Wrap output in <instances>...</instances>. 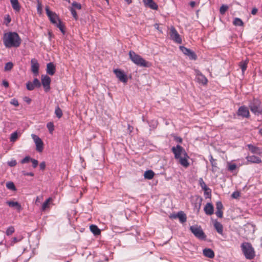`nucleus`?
Wrapping results in <instances>:
<instances>
[{
	"mask_svg": "<svg viewBox=\"0 0 262 262\" xmlns=\"http://www.w3.org/2000/svg\"><path fill=\"white\" fill-rule=\"evenodd\" d=\"M171 151L174 155V158L179 160V163L184 167H187L189 165L188 161L189 157L186 153L185 150L181 145H177L171 148Z\"/></svg>",
	"mask_w": 262,
	"mask_h": 262,
	"instance_id": "nucleus-1",
	"label": "nucleus"
},
{
	"mask_svg": "<svg viewBox=\"0 0 262 262\" xmlns=\"http://www.w3.org/2000/svg\"><path fill=\"white\" fill-rule=\"evenodd\" d=\"M21 41V38L16 32H10L4 34L3 42L6 48L18 47Z\"/></svg>",
	"mask_w": 262,
	"mask_h": 262,
	"instance_id": "nucleus-2",
	"label": "nucleus"
},
{
	"mask_svg": "<svg viewBox=\"0 0 262 262\" xmlns=\"http://www.w3.org/2000/svg\"><path fill=\"white\" fill-rule=\"evenodd\" d=\"M46 11L51 22L56 25L64 34L65 33L64 26L62 24L58 16L55 12L51 11L48 7H46Z\"/></svg>",
	"mask_w": 262,
	"mask_h": 262,
	"instance_id": "nucleus-3",
	"label": "nucleus"
},
{
	"mask_svg": "<svg viewBox=\"0 0 262 262\" xmlns=\"http://www.w3.org/2000/svg\"><path fill=\"white\" fill-rule=\"evenodd\" d=\"M129 56L130 60L138 66L148 68L151 66L150 62L146 61L141 56L137 54L133 51H129Z\"/></svg>",
	"mask_w": 262,
	"mask_h": 262,
	"instance_id": "nucleus-4",
	"label": "nucleus"
},
{
	"mask_svg": "<svg viewBox=\"0 0 262 262\" xmlns=\"http://www.w3.org/2000/svg\"><path fill=\"white\" fill-rule=\"evenodd\" d=\"M241 249L245 257L248 259H252L255 256L254 248L250 243L244 242L241 245Z\"/></svg>",
	"mask_w": 262,
	"mask_h": 262,
	"instance_id": "nucleus-5",
	"label": "nucleus"
},
{
	"mask_svg": "<svg viewBox=\"0 0 262 262\" xmlns=\"http://www.w3.org/2000/svg\"><path fill=\"white\" fill-rule=\"evenodd\" d=\"M249 107L254 115H259L262 114V107L259 100L254 99L250 102Z\"/></svg>",
	"mask_w": 262,
	"mask_h": 262,
	"instance_id": "nucleus-6",
	"label": "nucleus"
},
{
	"mask_svg": "<svg viewBox=\"0 0 262 262\" xmlns=\"http://www.w3.org/2000/svg\"><path fill=\"white\" fill-rule=\"evenodd\" d=\"M190 230L196 238L202 240L206 239V236L201 226L198 225L191 226L190 227Z\"/></svg>",
	"mask_w": 262,
	"mask_h": 262,
	"instance_id": "nucleus-7",
	"label": "nucleus"
},
{
	"mask_svg": "<svg viewBox=\"0 0 262 262\" xmlns=\"http://www.w3.org/2000/svg\"><path fill=\"white\" fill-rule=\"evenodd\" d=\"M31 137L35 143L36 150L39 152H42L43 149V141L36 135L32 134Z\"/></svg>",
	"mask_w": 262,
	"mask_h": 262,
	"instance_id": "nucleus-8",
	"label": "nucleus"
},
{
	"mask_svg": "<svg viewBox=\"0 0 262 262\" xmlns=\"http://www.w3.org/2000/svg\"><path fill=\"white\" fill-rule=\"evenodd\" d=\"M169 34L171 38L173 41L177 43H181L182 39L180 36V35L174 27H171Z\"/></svg>",
	"mask_w": 262,
	"mask_h": 262,
	"instance_id": "nucleus-9",
	"label": "nucleus"
},
{
	"mask_svg": "<svg viewBox=\"0 0 262 262\" xmlns=\"http://www.w3.org/2000/svg\"><path fill=\"white\" fill-rule=\"evenodd\" d=\"M70 10L73 17L75 19H78V16L76 12V10H80L81 9V5L80 3L76 2H73L72 4V6L70 7Z\"/></svg>",
	"mask_w": 262,
	"mask_h": 262,
	"instance_id": "nucleus-10",
	"label": "nucleus"
},
{
	"mask_svg": "<svg viewBox=\"0 0 262 262\" xmlns=\"http://www.w3.org/2000/svg\"><path fill=\"white\" fill-rule=\"evenodd\" d=\"M180 50L186 55L188 56L191 60H196L197 56L195 53L192 50L184 47H180Z\"/></svg>",
	"mask_w": 262,
	"mask_h": 262,
	"instance_id": "nucleus-11",
	"label": "nucleus"
},
{
	"mask_svg": "<svg viewBox=\"0 0 262 262\" xmlns=\"http://www.w3.org/2000/svg\"><path fill=\"white\" fill-rule=\"evenodd\" d=\"M114 72L115 74L116 77L119 79V80L123 82L126 83L127 81V77L126 74H125L124 72L120 70V69H115L114 70Z\"/></svg>",
	"mask_w": 262,
	"mask_h": 262,
	"instance_id": "nucleus-12",
	"label": "nucleus"
},
{
	"mask_svg": "<svg viewBox=\"0 0 262 262\" xmlns=\"http://www.w3.org/2000/svg\"><path fill=\"white\" fill-rule=\"evenodd\" d=\"M51 78L47 75L41 76V84H42L45 91L48 92L50 90Z\"/></svg>",
	"mask_w": 262,
	"mask_h": 262,
	"instance_id": "nucleus-13",
	"label": "nucleus"
},
{
	"mask_svg": "<svg viewBox=\"0 0 262 262\" xmlns=\"http://www.w3.org/2000/svg\"><path fill=\"white\" fill-rule=\"evenodd\" d=\"M41 85V83L39 80L37 78H34L32 82L29 81L26 84L27 89L29 91H32L35 88H39Z\"/></svg>",
	"mask_w": 262,
	"mask_h": 262,
	"instance_id": "nucleus-14",
	"label": "nucleus"
},
{
	"mask_svg": "<svg viewBox=\"0 0 262 262\" xmlns=\"http://www.w3.org/2000/svg\"><path fill=\"white\" fill-rule=\"evenodd\" d=\"M31 71L35 76L38 74L39 65L38 61L35 59H32L31 61Z\"/></svg>",
	"mask_w": 262,
	"mask_h": 262,
	"instance_id": "nucleus-15",
	"label": "nucleus"
},
{
	"mask_svg": "<svg viewBox=\"0 0 262 262\" xmlns=\"http://www.w3.org/2000/svg\"><path fill=\"white\" fill-rule=\"evenodd\" d=\"M237 115L243 117L249 118L250 116V113L247 107L242 106L238 110Z\"/></svg>",
	"mask_w": 262,
	"mask_h": 262,
	"instance_id": "nucleus-16",
	"label": "nucleus"
},
{
	"mask_svg": "<svg viewBox=\"0 0 262 262\" xmlns=\"http://www.w3.org/2000/svg\"><path fill=\"white\" fill-rule=\"evenodd\" d=\"M143 1L145 5L150 9L153 10L158 9V6L153 0H143Z\"/></svg>",
	"mask_w": 262,
	"mask_h": 262,
	"instance_id": "nucleus-17",
	"label": "nucleus"
},
{
	"mask_svg": "<svg viewBox=\"0 0 262 262\" xmlns=\"http://www.w3.org/2000/svg\"><path fill=\"white\" fill-rule=\"evenodd\" d=\"M204 211L207 215H212L214 212L213 206L210 203H207L204 207Z\"/></svg>",
	"mask_w": 262,
	"mask_h": 262,
	"instance_id": "nucleus-18",
	"label": "nucleus"
},
{
	"mask_svg": "<svg viewBox=\"0 0 262 262\" xmlns=\"http://www.w3.org/2000/svg\"><path fill=\"white\" fill-rule=\"evenodd\" d=\"M6 204L10 207L15 208L18 212H20L22 210L21 205L17 202L7 201Z\"/></svg>",
	"mask_w": 262,
	"mask_h": 262,
	"instance_id": "nucleus-19",
	"label": "nucleus"
},
{
	"mask_svg": "<svg viewBox=\"0 0 262 262\" xmlns=\"http://www.w3.org/2000/svg\"><path fill=\"white\" fill-rule=\"evenodd\" d=\"M248 162L253 163H260L261 160L256 156H248L246 157Z\"/></svg>",
	"mask_w": 262,
	"mask_h": 262,
	"instance_id": "nucleus-20",
	"label": "nucleus"
},
{
	"mask_svg": "<svg viewBox=\"0 0 262 262\" xmlns=\"http://www.w3.org/2000/svg\"><path fill=\"white\" fill-rule=\"evenodd\" d=\"M204 255L210 258H213L214 257L213 251L210 248H205L203 251Z\"/></svg>",
	"mask_w": 262,
	"mask_h": 262,
	"instance_id": "nucleus-21",
	"label": "nucleus"
},
{
	"mask_svg": "<svg viewBox=\"0 0 262 262\" xmlns=\"http://www.w3.org/2000/svg\"><path fill=\"white\" fill-rule=\"evenodd\" d=\"M55 72V67L52 62H50L47 66V73L50 75H53Z\"/></svg>",
	"mask_w": 262,
	"mask_h": 262,
	"instance_id": "nucleus-22",
	"label": "nucleus"
},
{
	"mask_svg": "<svg viewBox=\"0 0 262 262\" xmlns=\"http://www.w3.org/2000/svg\"><path fill=\"white\" fill-rule=\"evenodd\" d=\"M53 200L51 198H48L42 204L41 206V210L42 211H45L47 209H49L50 207V205L52 202Z\"/></svg>",
	"mask_w": 262,
	"mask_h": 262,
	"instance_id": "nucleus-23",
	"label": "nucleus"
},
{
	"mask_svg": "<svg viewBox=\"0 0 262 262\" xmlns=\"http://www.w3.org/2000/svg\"><path fill=\"white\" fill-rule=\"evenodd\" d=\"M214 227L216 231L220 234L223 235V227L221 223L217 221H215L214 223Z\"/></svg>",
	"mask_w": 262,
	"mask_h": 262,
	"instance_id": "nucleus-24",
	"label": "nucleus"
},
{
	"mask_svg": "<svg viewBox=\"0 0 262 262\" xmlns=\"http://www.w3.org/2000/svg\"><path fill=\"white\" fill-rule=\"evenodd\" d=\"M198 82L203 84H207L208 80L201 73L198 74L196 76Z\"/></svg>",
	"mask_w": 262,
	"mask_h": 262,
	"instance_id": "nucleus-25",
	"label": "nucleus"
},
{
	"mask_svg": "<svg viewBox=\"0 0 262 262\" xmlns=\"http://www.w3.org/2000/svg\"><path fill=\"white\" fill-rule=\"evenodd\" d=\"M11 4L13 9L16 12H19L20 6L18 0H10Z\"/></svg>",
	"mask_w": 262,
	"mask_h": 262,
	"instance_id": "nucleus-26",
	"label": "nucleus"
},
{
	"mask_svg": "<svg viewBox=\"0 0 262 262\" xmlns=\"http://www.w3.org/2000/svg\"><path fill=\"white\" fill-rule=\"evenodd\" d=\"M177 216L181 223H183L186 222V215L183 211H181L178 212L177 213Z\"/></svg>",
	"mask_w": 262,
	"mask_h": 262,
	"instance_id": "nucleus-27",
	"label": "nucleus"
},
{
	"mask_svg": "<svg viewBox=\"0 0 262 262\" xmlns=\"http://www.w3.org/2000/svg\"><path fill=\"white\" fill-rule=\"evenodd\" d=\"M91 232L95 235H99L101 233L100 230L95 225H92L90 227Z\"/></svg>",
	"mask_w": 262,
	"mask_h": 262,
	"instance_id": "nucleus-28",
	"label": "nucleus"
},
{
	"mask_svg": "<svg viewBox=\"0 0 262 262\" xmlns=\"http://www.w3.org/2000/svg\"><path fill=\"white\" fill-rule=\"evenodd\" d=\"M154 174L155 173L152 170H149L145 172L144 176L145 179L150 180L153 178Z\"/></svg>",
	"mask_w": 262,
	"mask_h": 262,
	"instance_id": "nucleus-29",
	"label": "nucleus"
},
{
	"mask_svg": "<svg viewBox=\"0 0 262 262\" xmlns=\"http://www.w3.org/2000/svg\"><path fill=\"white\" fill-rule=\"evenodd\" d=\"M249 149L253 154H259L260 149L258 147L253 146L252 144H248Z\"/></svg>",
	"mask_w": 262,
	"mask_h": 262,
	"instance_id": "nucleus-30",
	"label": "nucleus"
},
{
	"mask_svg": "<svg viewBox=\"0 0 262 262\" xmlns=\"http://www.w3.org/2000/svg\"><path fill=\"white\" fill-rule=\"evenodd\" d=\"M199 182L200 186L202 189L204 190V191H206L209 189V188L207 186L205 183L203 181V179L202 178H200L199 180Z\"/></svg>",
	"mask_w": 262,
	"mask_h": 262,
	"instance_id": "nucleus-31",
	"label": "nucleus"
},
{
	"mask_svg": "<svg viewBox=\"0 0 262 262\" xmlns=\"http://www.w3.org/2000/svg\"><path fill=\"white\" fill-rule=\"evenodd\" d=\"M233 24L235 26H243L244 23L241 18L236 17L233 21Z\"/></svg>",
	"mask_w": 262,
	"mask_h": 262,
	"instance_id": "nucleus-32",
	"label": "nucleus"
},
{
	"mask_svg": "<svg viewBox=\"0 0 262 262\" xmlns=\"http://www.w3.org/2000/svg\"><path fill=\"white\" fill-rule=\"evenodd\" d=\"M6 187L11 190L16 191V188L13 182L9 181L6 183Z\"/></svg>",
	"mask_w": 262,
	"mask_h": 262,
	"instance_id": "nucleus-33",
	"label": "nucleus"
},
{
	"mask_svg": "<svg viewBox=\"0 0 262 262\" xmlns=\"http://www.w3.org/2000/svg\"><path fill=\"white\" fill-rule=\"evenodd\" d=\"M23 238V237L21 235L19 236L18 237H14L12 238V240L11 241V245L13 246L15 244L20 242Z\"/></svg>",
	"mask_w": 262,
	"mask_h": 262,
	"instance_id": "nucleus-34",
	"label": "nucleus"
},
{
	"mask_svg": "<svg viewBox=\"0 0 262 262\" xmlns=\"http://www.w3.org/2000/svg\"><path fill=\"white\" fill-rule=\"evenodd\" d=\"M248 62L247 61H242L239 62V66L242 69L243 73L245 72L247 67Z\"/></svg>",
	"mask_w": 262,
	"mask_h": 262,
	"instance_id": "nucleus-35",
	"label": "nucleus"
},
{
	"mask_svg": "<svg viewBox=\"0 0 262 262\" xmlns=\"http://www.w3.org/2000/svg\"><path fill=\"white\" fill-rule=\"evenodd\" d=\"M18 138V135L17 132H15L11 134L10 140L11 142H15Z\"/></svg>",
	"mask_w": 262,
	"mask_h": 262,
	"instance_id": "nucleus-36",
	"label": "nucleus"
},
{
	"mask_svg": "<svg viewBox=\"0 0 262 262\" xmlns=\"http://www.w3.org/2000/svg\"><path fill=\"white\" fill-rule=\"evenodd\" d=\"M47 127L50 134H52L54 130V125L52 122H48L47 124Z\"/></svg>",
	"mask_w": 262,
	"mask_h": 262,
	"instance_id": "nucleus-37",
	"label": "nucleus"
},
{
	"mask_svg": "<svg viewBox=\"0 0 262 262\" xmlns=\"http://www.w3.org/2000/svg\"><path fill=\"white\" fill-rule=\"evenodd\" d=\"M15 231V229L13 226L9 227L6 231V234L7 235L9 236L12 235Z\"/></svg>",
	"mask_w": 262,
	"mask_h": 262,
	"instance_id": "nucleus-38",
	"label": "nucleus"
},
{
	"mask_svg": "<svg viewBox=\"0 0 262 262\" xmlns=\"http://www.w3.org/2000/svg\"><path fill=\"white\" fill-rule=\"evenodd\" d=\"M13 67V64L12 62H9L6 63L5 66V71H10Z\"/></svg>",
	"mask_w": 262,
	"mask_h": 262,
	"instance_id": "nucleus-39",
	"label": "nucleus"
},
{
	"mask_svg": "<svg viewBox=\"0 0 262 262\" xmlns=\"http://www.w3.org/2000/svg\"><path fill=\"white\" fill-rule=\"evenodd\" d=\"M228 9V6L226 5H223L220 9V12L221 14L223 15L225 13L227 10Z\"/></svg>",
	"mask_w": 262,
	"mask_h": 262,
	"instance_id": "nucleus-40",
	"label": "nucleus"
},
{
	"mask_svg": "<svg viewBox=\"0 0 262 262\" xmlns=\"http://www.w3.org/2000/svg\"><path fill=\"white\" fill-rule=\"evenodd\" d=\"M37 13L39 14H41L42 13V5L41 3L37 0Z\"/></svg>",
	"mask_w": 262,
	"mask_h": 262,
	"instance_id": "nucleus-41",
	"label": "nucleus"
},
{
	"mask_svg": "<svg viewBox=\"0 0 262 262\" xmlns=\"http://www.w3.org/2000/svg\"><path fill=\"white\" fill-rule=\"evenodd\" d=\"M55 113L56 116L59 118H60L62 115V111L59 107H57L56 108Z\"/></svg>",
	"mask_w": 262,
	"mask_h": 262,
	"instance_id": "nucleus-42",
	"label": "nucleus"
},
{
	"mask_svg": "<svg viewBox=\"0 0 262 262\" xmlns=\"http://www.w3.org/2000/svg\"><path fill=\"white\" fill-rule=\"evenodd\" d=\"M223 208V205L221 201H218L216 203V210H222Z\"/></svg>",
	"mask_w": 262,
	"mask_h": 262,
	"instance_id": "nucleus-43",
	"label": "nucleus"
},
{
	"mask_svg": "<svg viewBox=\"0 0 262 262\" xmlns=\"http://www.w3.org/2000/svg\"><path fill=\"white\" fill-rule=\"evenodd\" d=\"M236 165L235 164H228V169L230 171H233L236 168Z\"/></svg>",
	"mask_w": 262,
	"mask_h": 262,
	"instance_id": "nucleus-44",
	"label": "nucleus"
},
{
	"mask_svg": "<svg viewBox=\"0 0 262 262\" xmlns=\"http://www.w3.org/2000/svg\"><path fill=\"white\" fill-rule=\"evenodd\" d=\"M10 103L12 105H13L15 106H18L19 105V103L18 102V100L15 98H13V99H11V101H10Z\"/></svg>",
	"mask_w": 262,
	"mask_h": 262,
	"instance_id": "nucleus-45",
	"label": "nucleus"
},
{
	"mask_svg": "<svg viewBox=\"0 0 262 262\" xmlns=\"http://www.w3.org/2000/svg\"><path fill=\"white\" fill-rule=\"evenodd\" d=\"M17 164L16 161L15 160H12L11 161L8 162V164L9 166L11 167H13L15 166Z\"/></svg>",
	"mask_w": 262,
	"mask_h": 262,
	"instance_id": "nucleus-46",
	"label": "nucleus"
},
{
	"mask_svg": "<svg viewBox=\"0 0 262 262\" xmlns=\"http://www.w3.org/2000/svg\"><path fill=\"white\" fill-rule=\"evenodd\" d=\"M31 159L29 157H26L25 158H24L21 161V163L22 164L26 163L29 162L30 160L31 161Z\"/></svg>",
	"mask_w": 262,
	"mask_h": 262,
	"instance_id": "nucleus-47",
	"label": "nucleus"
},
{
	"mask_svg": "<svg viewBox=\"0 0 262 262\" xmlns=\"http://www.w3.org/2000/svg\"><path fill=\"white\" fill-rule=\"evenodd\" d=\"M215 214L218 217H223V212L222 210H216L215 212Z\"/></svg>",
	"mask_w": 262,
	"mask_h": 262,
	"instance_id": "nucleus-48",
	"label": "nucleus"
},
{
	"mask_svg": "<svg viewBox=\"0 0 262 262\" xmlns=\"http://www.w3.org/2000/svg\"><path fill=\"white\" fill-rule=\"evenodd\" d=\"M31 162L32 163L33 168L36 167L38 164V161L35 159H31Z\"/></svg>",
	"mask_w": 262,
	"mask_h": 262,
	"instance_id": "nucleus-49",
	"label": "nucleus"
},
{
	"mask_svg": "<svg viewBox=\"0 0 262 262\" xmlns=\"http://www.w3.org/2000/svg\"><path fill=\"white\" fill-rule=\"evenodd\" d=\"M40 169L42 170H43L46 168V163L45 162H42L39 164Z\"/></svg>",
	"mask_w": 262,
	"mask_h": 262,
	"instance_id": "nucleus-50",
	"label": "nucleus"
},
{
	"mask_svg": "<svg viewBox=\"0 0 262 262\" xmlns=\"http://www.w3.org/2000/svg\"><path fill=\"white\" fill-rule=\"evenodd\" d=\"M214 161H215V160L213 159V158H212V156H211L210 159V162L211 163L212 167H216V163L214 162Z\"/></svg>",
	"mask_w": 262,
	"mask_h": 262,
	"instance_id": "nucleus-51",
	"label": "nucleus"
},
{
	"mask_svg": "<svg viewBox=\"0 0 262 262\" xmlns=\"http://www.w3.org/2000/svg\"><path fill=\"white\" fill-rule=\"evenodd\" d=\"M239 196V193L238 192H234L232 194V197L234 199H237Z\"/></svg>",
	"mask_w": 262,
	"mask_h": 262,
	"instance_id": "nucleus-52",
	"label": "nucleus"
},
{
	"mask_svg": "<svg viewBox=\"0 0 262 262\" xmlns=\"http://www.w3.org/2000/svg\"><path fill=\"white\" fill-rule=\"evenodd\" d=\"M24 100L28 104H30L31 102V99L28 97H25L24 98Z\"/></svg>",
	"mask_w": 262,
	"mask_h": 262,
	"instance_id": "nucleus-53",
	"label": "nucleus"
},
{
	"mask_svg": "<svg viewBox=\"0 0 262 262\" xmlns=\"http://www.w3.org/2000/svg\"><path fill=\"white\" fill-rule=\"evenodd\" d=\"M42 199V196H37L35 203L36 205H38L39 203H40L41 200Z\"/></svg>",
	"mask_w": 262,
	"mask_h": 262,
	"instance_id": "nucleus-54",
	"label": "nucleus"
},
{
	"mask_svg": "<svg viewBox=\"0 0 262 262\" xmlns=\"http://www.w3.org/2000/svg\"><path fill=\"white\" fill-rule=\"evenodd\" d=\"M174 140L179 143H181L182 142V139L180 137H175Z\"/></svg>",
	"mask_w": 262,
	"mask_h": 262,
	"instance_id": "nucleus-55",
	"label": "nucleus"
},
{
	"mask_svg": "<svg viewBox=\"0 0 262 262\" xmlns=\"http://www.w3.org/2000/svg\"><path fill=\"white\" fill-rule=\"evenodd\" d=\"M3 85L5 88H8L9 86V82L6 80H3Z\"/></svg>",
	"mask_w": 262,
	"mask_h": 262,
	"instance_id": "nucleus-56",
	"label": "nucleus"
},
{
	"mask_svg": "<svg viewBox=\"0 0 262 262\" xmlns=\"http://www.w3.org/2000/svg\"><path fill=\"white\" fill-rule=\"evenodd\" d=\"M257 12V9L256 8H254L252 9L251 11V14L252 15H255Z\"/></svg>",
	"mask_w": 262,
	"mask_h": 262,
	"instance_id": "nucleus-57",
	"label": "nucleus"
},
{
	"mask_svg": "<svg viewBox=\"0 0 262 262\" xmlns=\"http://www.w3.org/2000/svg\"><path fill=\"white\" fill-rule=\"evenodd\" d=\"M24 175L32 177L34 176V173L33 172H25L24 173Z\"/></svg>",
	"mask_w": 262,
	"mask_h": 262,
	"instance_id": "nucleus-58",
	"label": "nucleus"
},
{
	"mask_svg": "<svg viewBox=\"0 0 262 262\" xmlns=\"http://www.w3.org/2000/svg\"><path fill=\"white\" fill-rule=\"evenodd\" d=\"M170 218L176 219L178 218L177 213V214H172L170 215Z\"/></svg>",
	"mask_w": 262,
	"mask_h": 262,
	"instance_id": "nucleus-59",
	"label": "nucleus"
},
{
	"mask_svg": "<svg viewBox=\"0 0 262 262\" xmlns=\"http://www.w3.org/2000/svg\"><path fill=\"white\" fill-rule=\"evenodd\" d=\"M204 193L205 194L209 195H210L211 194V190L209 188V189L208 190H207L206 191H204Z\"/></svg>",
	"mask_w": 262,
	"mask_h": 262,
	"instance_id": "nucleus-60",
	"label": "nucleus"
},
{
	"mask_svg": "<svg viewBox=\"0 0 262 262\" xmlns=\"http://www.w3.org/2000/svg\"><path fill=\"white\" fill-rule=\"evenodd\" d=\"M190 5L191 7H194L195 5V2L194 1H192L190 3Z\"/></svg>",
	"mask_w": 262,
	"mask_h": 262,
	"instance_id": "nucleus-61",
	"label": "nucleus"
},
{
	"mask_svg": "<svg viewBox=\"0 0 262 262\" xmlns=\"http://www.w3.org/2000/svg\"><path fill=\"white\" fill-rule=\"evenodd\" d=\"M133 129V127L128 124V129L129 130L130 133L132 132Z\"/></svg>",
	"mask_w": 262,
	"mask_h": 262,
	"instance_id": "nucleus-62",
	"label": "nucleus"
},
{
	"mask_svg": "<svg viewBox=\"0 0 262 262\" xmlns=\"http://www.w3.org/2000/svg\"><path fill=\"white\" fill-rule=\"evenodd\" d=\"M154 27H155V28H156L157 30H159V24H155L154 25Z\"/></svg>",
	"mask_w": 262,
	"mask_h": 262,
	"instance_id": "nucleus-63",
	"label": "nucleus"
},
{
	"mask_svg": "<svg viewBox=\"0 0 262 262\" xmlns=\"http://www.w3.org/2000/svg\"><path fill=\"white\" fill-rule=\"evenodd\" d=\"M128 4H129L132 3V0H125Z\"/></svg>",
	"mask_w": 262,
	"mask_h": 262,
	"instance_id": "nucleus-64",
	"label": "nucleus"
}]
</instances>
